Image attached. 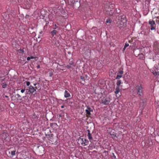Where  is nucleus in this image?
Segmentation results:
<instances>
[{
  "label": "nucleus",
  "instance_id": "nucleus-39",
  "mask_svg": "<svg viewBox=\"0 0 159 159\" xmlns=\"http://www.w3.org/2000/svg\"><path fill=\"white\" fill-rule=\"evenodd\" d=\"M59 117H61V115H59Z\"/></svg>",
  "mask_w": 159,
  "mask_h": 159
},
{
  "label": "nucleus",
  "instance_id": "nucleus-24",
  "mask_svg": "<svg viewBox=\"0 0 159 159\" xmlns=\"http://www.w3.org/2000/svg\"><path fill=\"white\" fill-rule=\"evenodd\" d=\"M25 88L24 89H22L21 90V92L22 93H23L25 92Z\"/></svg>",
  "mask_w": 159,
  "mask_h": 159
},
{
  "label": "nucleus",
  "instance_id": "nucleus-26",
  "mask_svg": "<svg viewBox=\"0 0 159 159\" xmlns=\"http://www.w3.org/2000/svg\"><path fill=\"white\" fill-rule=\"evenodd\" d=\"M80 79H81L83 80H84V77L82 76H80Z\"/></svg>",
  "mask_w": 159,
  "mask_h": 159
},
{
  "label": "nucleus",
  "instance_id": "nucleus-10",
  "mask_svg": "<svg viewBox=\"0 0 159 159\" xmlns=\"http://www.w3.org/2000/svg\"><path fill=\"white\" fill-rule=\"evenodd\" d=\"M120 91V89L119 87L116 86V88L115 89V93L116 94H118L119 92Z\"/></svg>",
  "mask_w": 159,
  "mask_h": 159
},
{
  "label": "nucleus",
  "instance_id": "nucleus-9",
  "mask_svg": "<svg viewBox=\"0 0 159 159\" xmlns=\"http://www.w3.org/2000/svg\"><path fill=\"white\" fill-rule=\"evenodd\" d=\"M158 70V66L157 65L155 64L154 66L152 69L151 70V71H155L156 70Z\"/></svg>",
  "mask_w": 159,
  "mask_h": 159
},
{
  "label": "nucleus",
  "instance_id": "nucleus-17",
  "mask_svg": "<svg viewBox=\"0 0 159 159\" xmlns=\"http://www.w3.org/2000/svg\"><path fill=\"white\" fill-rule=\"evenodd\" d=\"M122 77V75H121L118 74L117 75L116 77V79H119Z\"/></svg>",
  "mask_w": 159,
  "mask_h": 159
},
{
  "label": "nucleus",
  "instance_id": "nucleus-32",
  "mask_svg": "<svg viewBox=\"0 0 159 159\" xmlns=\"http://www.w3.org/2000/svg\"><path fill=\"white\" fill-rule=\"evenodd\" d=\"M29 16L28 15H26V16L25 17L26 18H28L29 17Z\"/></svg>",
  "mask_w": 159,
  "mask_h": 159
},
{
  "label": "nucleus",
  "instance_id": "nucleus-33",
  "mask_svg": "<svg viewBox=\"0 0 159 159\" xmlns=\"http://www.w3.org/2000/svg\"><path fill=\"white\" fill-rule=\"evenodd\" d=\"M40 68V66H39V65H38V66H37V68L38 69H39V68Z\"/></svg>",
  "mask_w": 159,
  "mask_h": 159
},
{
  "label": "nucleus",
  "instance_id": "nucleus-8",
  "mask_svg": "<svg viewBox=\"0 0 159 159\" xmlns=\"http://www.w3.org/2000/svg\"><path fill=\"white\" fill-rule=\"evenodd\" d=\"M87 131L88 132V134L87 136L88 137V138L89 140H92L93 139V138L91 134L90 133V131L89 129H88L87 130Z\"/></svg>",
  "mask_w": 159,
  "mask_h": 159
},
{
  "label": "nucleus",
  "instance_id": "nucleus-22",
  "mask_svg": "<svg viewBox=\"0 0 159 159\" xmlns=\"http://www.w3.org/2000/svg\"><path fill=\"white\" fill-rule=\"evenodd\" d=\"M151 26V28L150 29L151 30H154L155 29V28L153 26Z\"/></svg>",
  "mask_w": 159,
  "mask_h": 159
},
{
  "label": "nucleus",
  "instance_id": "nucleus-1",
  "mask_svg": "<svg viewBox=\"0 0 159 159\" xmlns=\"http://www.w3.org/2000/svg\"><path fill=\"white\" fill-rule=\"evenodd\" d=\"M114 7V4H110L106 7L104 10L107 14L111 16L113 14L115 11Z\"/></svg>",
  "mask_w": 159,
  "mask_h": 159
},
{
  "label": "nucleus",
  "instance_id": "nucleus-6",
  "mask_svg": "<svg viewBox=\"0 0 159 159\" xmlns=\"http://www.w3.org/2000/svg\"><path fill=\"white\" fill-rule=\"evenodd\" d=\"M87 109H86L85 111L86 114L88 115H90L91 114L90 112L93 111V110L89 106H87Z\"/></svg>",
  "mask_w": 159,
  "mask_h": 159
},
{
  "label": "nucleus",
  "instance_id": "nucleus-34",
  "mask_svg": "<svg viewBox=\"0 0 159 159\" xmlns=\"http://www.w3.org/2000/svg\"><path fill=\"white\" fill-rule=\"evenodd\" d=\"M73 62H71V63H70V65H73Z\"/></svg>",
  "mask_w": 159,
  "mask_h": 159
},
{
  "label": "nucleus",
  "instance_id": "nucleus-16",
  "mask_svg": "<svg viewBox=\"0 0 159 159\" xmlns=\"http://www.w3.org/2000/svg\"><path fill=\"white\" fill-rule=\"evenodd\" d=\"M121 83V81L120 80H118L117 81V82L116 83V84L117 85V86L119 87V86L120 85Z\"/></svg>",
  "mask_w": 159,
  "mask_h": 159
},
{
  "label": "nucleus",
  "instance_id": "nucleus-38",
  "mask_svg": "<svg viewBox=\"0 0 159 159\" xmlns=\"http://www.w3.org/2000/svg\"><path fill=\"white\" fill-rule=\"evenodd\" d=\"M126 48H125V47L124 46V48H123V50H125V49Z\"/></svg>",
  "mask_w": 159,
  "mask_h": 159
},
{
  "label": "nucleus",
  "instance_id": "nucleus-19",
  "mask_svg": "<svg viewBox=\"0 0 159 159\" xmlns=\"http://www.w3.org/2000/svg\"><path fill=\"white\" fill-rule=\"evenodd\" d=\"M30 82L29 81H26V84L27 86H28V87L30 86Z\"/></svg>",
  "mask_w": 159,
  "mask_h": 159
},
{
  "label": "nucleus",
  "instance_id": "nucleus-20",
  "mask_svg": "<svg viewBox=\"0 0 159 159\" xmlns=\"http://www.w3.org/2000/svg\"><path fill=\"white\" fill-rule=\"evenodd\" d=\"M119 73L120 74V75H122L123 73V70H120L119 71Z\"/></svg>",
  "mask_w": 159,
  "mask_h": 159
},
{
  "label": "nucleus",
  "instance_id": "nucleus-11",
  "mask_svg": "<svg viewBox=\"0 0 159 159\" xmlns=\"http://www.w3.org/2000/svg\"><path fill=\"white\" fill-rule=\"evenodd\" d=\"M149 23L150 25V26H153L155 24V22L154 20L149 21Z\"/></svg>",
  "mask_w": 159,
  "mask_h": 159
},
{
  "label": "nucleus",
  "instance_id": "nucleus-2",
  "mask_svg": "<svg viewBox=\"0 0 159 159\" xmlns=\"http://www.w3.org/2000/svg\"><path fill=\"white\" fill-rule=\"evenodd\" d=\"M136 89L137 90L138 94L140 96H143V88L142 85H137L136 87Z\"/></svg>",
  "mask_w": 159,
  "mask_h": 159
},
{
  "label": "nucleus",
  "instance_id": "nucleus-30",
  "mask_svg": "<svg viewBox=\"0 0 159 159\" xmlns=\"http://www.w3.org/2000/svg\"><path fill=\"white\" fill-rule=\"evenodd\" d=\"M16 95L18 98H20L21 97V96L19 94H17Z\"/></svg>",
  "mask_w": 159,
  "mask_h": 159
},
{
  "label": "nucleus",
  "instance_id": "nucleus-3",
  "mask_svg": "<svg viewBox=\"0 0 159 159\" xmlns=\"http://www.w3.org/2000/svg\"><path fill=\"white\" fill-rule=\"evenodd\" d=\"M78 142L83 146H87L89 143V141L87 139L80 138L78 139Z\"/></svg>",
  "mask_w": 159,
  "mask_h": 159
},
{
  "label": "nucleus",
  "instance_id": "nucleus-29",
  "mask_svg": "<svg viewBox=\"0 0 159 159\" xmlns=\"http://www.w3.org/2000/svg\"><path fill=\"white\" fill-rule=\"evenodd\" d=\"M113 158L114 159H116V156L114 155V154L113 153Z\"/></svg>",
  "mask_w": 159,
  "mask_h": 159
},
{
  "label": "nucleus",
  "instance_id": "nucleus-14",
  "mask_svg": "<svg viewBox=\"0 0 159 159\" xmlns=\"http://www.w3.org/2000/svg\"><path fill=\"white\" fill-rule=\"evenodd\" d=\"M106 23L107 24V25H109L111 23V20L110 19H107L106 21Z\"/></svg>",
  "mask_w": 159,
  "mask_h": 159
},
{
  "label": "nucleus",
  "instance_id": "nucleus-18",
  "mask_svg": "<svg viewBox=\"0 0 159 159\" xmlns=\"http://www.w3.org/2000/svg\"><path fill=\"white\" fill-rule=\"evenodd\" d=\"M16 151L15 150L12 151H11V155L13 156L15 155Z\"/></svg>",
  "mask_w": 159,
  "mask_h": 159
},
{
  "label": "nucleus",
  "instance_id": "nucleus-12",
  "mask_svg": "<svg viewBox=\"0 0 159 159\" xmlns=\"http://www.w3.org/2000/svg\"><path fill=\"white\" fill-rule=\"evenodd\" d=\"M57 32V31L55 30H53L51 32V34L52 36L55 35Z\"/></svg>",
  "mask_w": 159,
  "mask_h": 159
},
{
  "label": "nucleus",
  "instance_id": "nucleus-31",
  "mask_svg": "<svg viewBox=\"0 0 159 159\" xmlns=\"http://www.w3.org/2000/svg\"><path fill=\"white\" fill-rule=\"evenodd\" d=\"M30 59V57H28L27 58V61H29Z\"/></svg>",
  "mask_w": 159,
  "mask_h": 159
},
{
  "label": "nucleus",
  "instance_id": "nucleus-5",
  "mask_svg": "<svg viewBox=\"0 0 159 159\" xmlns=\"http://www.w3.org/2000/svg\"><path fill=\"white\" fill-rule=\"evenodd\" d=\"M36 89H37L36 87L35 88H34V87L30 85L28 87V89H27V90H28V91L30 93L33 94L34 93L36 92Z\"/></svg>",
  "mask_w": 159,
  "mask_h": 159
},
{
  "label": "nucleus",
  "instance_id": "nucleus-7",
  "mask_svg": "<svg viewBox=\"0 0 159 159\" xmlns=\"http://www.w3.org/2000/svg\"><path fill=\"white\" fill-rule=\"evenodd\" d=\"M69 90H66L64 92V96L65 98H69L70 97V95L69 93Z\"/></svg>",
  "mask_w": 159,
  "mask_h": 159
},
{
  "label": "nucleus",
  "instance_id": "nucleus-15",
  "mask_svg": "<svg viewBox=\"0 0 159 159\" xmlns=\"http://www.w3.org/2000/svg\"><path fill=\"white\" fill-rule=\"evenodd\" d=\"M2 85V88H5L7 87V84L5 83H3Z\"/></svg>",
  "mask_w": 159,
  "mask_h": 159
},
{
  "label": "nucleus",
  "instance_id": "nucleus-13",
  "mask_svg": "<svg viewBox=\"0 0 159 159\" xmlns=\"http://www.w3.org/2000/svg\"><path fill=\"white\" fill-rule=\"evenodd\" d=\"M151 72L152 73L153 75L156 76V75H159V71H156L154 72L153 71H151Z\"/></svg>",
  "mask_w": 159,
  "mask_h": 159
},
{
  "label": "nucleus",
  "instance_id": "nucleus-36",
  "mask_svg": "<svg viewBox=\"0 0 159 159\" xmlns=\"http://www.w3.org/2000/svg\"><path fill=\"white\" fill-rule=\"evenodd\" d=\"M88 77V75H85V77L86 78H87V77Z\"/></svg>",
  "mask_w": 159,
  "mask_h": 159
},
{
  "label": "nucleus",
  "instance_id": "nucleus-4",
  "mask_svg": "<svg viewBox=\"0 0 159 159\" xmlns=\"http://www.w3.org/2000/svg\"><path fill=\"white\" fill-rule=\"evenodd\" d=\"M111 101V99L109 97L103 98L101 100V103L104 105H108Z\"/></svg>",
  "mask_w": 159,
  "mask_h": 159
},
{
  "label": "nucleus",
  "instance_id": "nucleus-37",
  "mask_svg": "<svg viewBox=\"0 0 159 159\" xmlns=\"http://www.w3.org/2000/svg\"><path fill=\"white\" fill-rule=\"evenodd\" d=\"M36 84H36V83H34V86H36Z\"/></svg>",
  "mask_w": 159,
  "mask_h": 159
},
{
  "label": "nucleus",
  "instance_id": "nucleus-23",
  "mask_svg": "<svg viewBox=\"0 0 159 159\" xmlns=\"http://www.w3.org/2000/svg\"><path fill=\"white\" fill-rule=\"evenodd\" d=\"M129 46V44L128 43H126L125 45V48H126Z\"/></svg>",
  "mask_w": 159,
  "mask_h": 159
},
{
  "label": "nucleus",
  "instance_id": "nucleus-21",
  "mask_svg": "<svg viewBox=\"0 0 159 159\" xmlns=\"http://www.w3.org/2000/svg\"><path fill=\"white\" fill-rule=\"evenodd\" d=\"M3 97L4 98H7V100H9V99L8 98V96H7V95H3Z\"/></svg>",
  "mask_w": 159,
  "mask_h": 159
},
{
  "label": "nucleus",
  "instance_id": "nucleus-27",
  "mask_svg": "<svg viewBox=\"0 0 159 159\" xmlns=\"http://www.w3.org/2000/svg\"><path fill=\"white\" fill-rule=\"evenodd\" d=\"M57 26L56 24L54 25V27L53 28V29H55L57 28Z\"/></svg>",
  "mask_w": 159,
  "mask_h": 159
},
{
  "label": "nucleus",
  "instance_id": "nucleus-35",
  "mask_svg": "<svg viewBox=\"0 0 159 159\" xmlns=\"http://www.w3.org/2000/svg\"><path fill=\"white\" fill-rule=\"evenodd\" d=\"M61 108H64V106H61Z\"/></svg>",
  "mask_w": 159,
  "mask_h": 159
},
{
  "label": "nucleus",
  "instance_id": "nucleus-28",
  "mask_svg": "<svg viewBox=\"0 0 159 159\" xmlns=\"http://www.w3.org/2000/svg\"><path fill=\"white\" fill-rule=\"evenodd\" d=\"M30 57V59H34V58H36L35 57H34L33 56H31Z\"/></svg>",
  "mask_w": 159,
  "mask_h": 159
},
{
  "label": "nucleus",
  "instance_id": "nucleus-25",
  "mask_svg": "<svg viewBox=\"0 0 159 159\" xmlns=\"http://www.w3.org/2000/svg\"><path fill=\"white\" fill-rule=\"evenodd\" d=\"M66 67L68 69H69L71 67V66L69 65H67L66 66Z\"/></svg>",
  "mask_w": 159,
  "mask_h": 159
}]
</instances>
